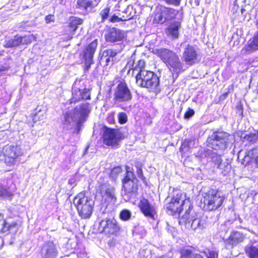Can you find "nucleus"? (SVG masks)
<instances>
[{"instance_id": "nucleus-1", "label": "nucleus", "mask_w": 258, "mask_h": 258, "mask_svg": "<svg viewBox=\"0 0 258 258\" xmlns=\"http://www.w3.org/2000/svg\"><path fill=\"white\" fill-rule=\"evenodd\" d=\"M89 107V103H83L77 106L74 110L66 112L62 121L63 130L68 131L76 126V130L79 132L90 111Z\"/></svg>"}, {"instance_id": "nucleus-2", "label": "nucleus", "mask_w": 258, "mask_h": 258, "mask_svg": "<svg viewBox=\"0 0 258 258\" xmlns=\"http://www.w3.org/2000/svg\"><path fill=\"white\" fill-rule=\"evenodd\" d=\"M154 52L173 73L178 74L184 71L183 63L174 51L165 48H161L155 49Z\"/></svg>"}, {"instance_id": "nucleus-3", "label": "nucleus", "mask_w": 258, "mask_h": 258, "mask_svg": "<svg viewBox=\"0 0 258 258\" xmlns=\"http://www.w3.org/2000/svg\"><path fill=\"white\" fill-rule=\"evenodd\" d=\"M74 204L76 206L79 215L84 219L89 218L92 214L94 205L93 200L90 197L80 192L75 198Z\"/></svg>"}, {"instance_id": "nucleus-4", "label": "nucleus", "mask_w": 258, "mask_h": 258, "mask_svg": "<svg viewBox=\"0 0 258 258\" xmlns=\"http://www.w3.org/2000/svg\"><path fill=\"white\" fill-rule=\"evenodd\" d=\"M124 194L128 199H135L138 194V180L128 167H126L125 176L122 179Z\"/></svg>"}, {"instance_id": "nucleus-5", "label": "nucleus", "mask_w": 258, "mask_h": 258, "mask_svg": "<svg viewBox=\"0 0 258 258\" xmlns=\"http://www.w3.org/2000/svg\"><path fill=\"white\" fill-rule=\"evenodd\" d=\"M231 136L226 132H216L207 139L208 146L216 150H223L227 148Z\"/></svg>"}, {"instance_id": "nucleus-6", "label": "nucleus", "mask_w": 258, "mask_h": 258, "mask_svg": "<svg viewBox=\"0 0 258 258\" xmlns=\"http://www.w3.org/2000/svg\"><path fill=\"white\" fill-rule=\"evenodd\" d=\"M224 201L221 194L215 189L209 190L205 194L203 199V208L205 210L212 211L219 208Z\"/></svg>"}, {"instance_id": "nucleus-7", "label": "nucleus", "mask_w": 258, "mask_h": 258, "mask_svg": "<svg viewBox=\"0 0 258 258\" xmlns=\"http://www.w3.org/2000/svg\"><path fill=\"white\" fill-rule=\"evenodd\" d=\"M132 99V94L125 82H120L116 87L113 93L115 104L130 102Z\"/></svg>"}, {"instance_id": "nucleus-8", "label": "nucleus", "mask_w": 258, "mask_h": 258, "mask_svg": "<svg viewBox=\"0 0 258 258\" xmlns=\"http://www.w3.org/2000/svg\"><path fill=\"white\" fill-rule=\"evenodd\" d=\"M124 138L123 134L117 129L107 128L103 134L104 144L112 147L118 145L119 142Z\"/></svg>"}, {"instance_id": "nucleus-9", "label": "nucleus", "mask_w": 258, "mask_h": 258, "mask_svg": "<svg viewBox=\"0 0 258 258\" xmlns=\"http://www.w3.org/2000/svg\"><path fill=\"white\" fill-rule=\"evenodd\" d=\"M187 201L181 192H178L172 198L170 202L167 204L166 208L172 213H178L180 215L184 211L182 205Z\"/></svg>"}, {"instance_id": "nucleus-10", "label": "nucleus", "mask_w": 258, "mask_h": 258, "mask_svg": "<svg viewBox=\"0 0 258 258\" xmlns=\"http://www.w3.org/2000/svg\"><path fill=\"white\" fill-rule=\"evenodd\" d=\"M100 194L102 199V202L106 204V207L109 205L115 204L116 197L114 187L110 185H103L100 188Z\"/></svg>"}, {"instance_id": "nucleus-11", "label": "nucleus", "mask_w": 258, "mask_h": 258, "mask_svg": "<svg viewBox=\"0 0 258 258\" xmlns=\"http://www.w3.org/2000/svg\"><path fill=\"white\" fill-rule=\"evenodd\" d=\"M99 229L106 234H116L120 227L114 219L102 220L99 223Z\"/></svg>"}, {"instance_id": "nucleus-12", "label": "nucleus", "mask_w": 258, "mask_h": 258, "mask_svg": "<svg viewBox=\"0 0 258 258\" xmlns=\"http://www.w3.org/2000/svg\"><path fill=\"white\" fill-rule=\"evenodd\" d=\"M178 11L174 9L164 7L160 13L155 15L154 21L157 23L162 24L174 19Z\"/></svg>"}, {"instance_id": "nucleus-13", "label": "nucleus", "mask_w": 258, "mask_h": 258, "mask_svg": "<svg viewBox=\"0 0 258 258\" xmlns=\"http://www.w3.org/2000/svg\"><path fill=\"white\" fill-rule=\"evenodd\" d=\"M182 207H184V209H185V210L184 212L183 211L181 215H179V223L185 226L186 224L191 222L195 217L197 216V215L192 210V207L189 201H185L182 205Z\"/></svg>"}, {"instance_id": "nucleus-14", "label": "nucleus", "mask_w": 258, "mask_h": 258, "mask_svg": "<svg viewBox=\"0 0 258 258\" xmlns=\"http://www.w3.org/2000/svg\"><path fill=\"white\" fill-rule=\"evenodd\" d=\"M90 99V90L86 88L81 89L74 85L72 87V96L69 104L76 103L82 100Z\"/></svg>"}, {"instance_id": "nucleus-15", "label": "nucleus", "mask_w": 258, "mask_h": 258, "mask_svg": "<svg viewBox=\"0 0 258 258\" xmlns=\"http://www.w3.org/2000/svg\"><path fill=\"white\" fill-rule=\"evenodd\" d=\"M97 40L95 39L90 43L84 51V57L85 59V70H89L93 63V57L97 47Z\"/></svg>"}, {"instance_id": "nucleus-16", "label": "nucleus", "mask_w": 258, "mask_h": 258, "mask_svg": "<svg viewBox=\"0 0 258 258\" xmlns=\"http://www.w3.org/2000/svg\"><path fill=\"white\" fill-rule=\"evenodd\" d=\"M198 54L195 48L188 44L184 49L182 55L183 61L189 66L195 64L197 60Z\"/></svg>"}, {"instance_id": "nucleus-17", "label": "nucleus", "mask_w": 258, "mask_h": 258, "mask_svg": "<svg viewBox=\"0 0 258 258\" xmlns=\"http://www.w3.org/2000/svg\"><path fill=\"white\" fill-rule=\"evenodd\" d=\"M58 250L56 245L51 241L45 242L41 248V255L42 258H56Z\"/></svg>"}, {"instance_id": "nucleus-18", "label": "nucleus", "mask_w": 258, "mask_h": 258, "mask_svg": "<svg viewBox=\"0 0 258 258\" xmlns=\"http://www.w3.org/2000/svg\"><path fill=\"white\" fill-rule=\"evenodd\" d=\"M258 50V32L255 33L247 42V44L241 50L243 55L249 54Z\"/></svg>"}, {"instance_id": "nucleus-19", "label": "nucleus", "mask_w": 258, "mask_h": 258, "mask_svg": "<svg viewBox=\"0 0 258 258\" xmlns=\"http://www.w3.org/2000/svg\"><path fill=\"white\" fill-rule=\"evenodd\" d=\"M139 207L141 212L146 217L153 219H155V216L156 214V209L148 200L145 199L141 200Z\"/></svg>"}, {"instance_id": "nucleus-20", "label": "nucleus", "mask_w": 258, "mask_h": 258, "mask_svg": "<svg viewBox=\"0 0 258 258\" xmlns=\"http://www.w3.org/2000/svg\"><path fill=\"white\" fill-rule=\"evenodd\" d=\"M125 37L124 32L115 28L109 29L105 35L107 42H115L121 41Z\"/></svg>"}, {"instance_id": "nucleus-21", "label": "nucleus", "mask_w": 258, "mask_h": 258, "mask_svg": "<svg viewBox=\"0 0 258 258\" xmlns=\"http://www.w3.org/2000/svg\"><path fill=\"white\" fill-rule=\"evenodd\" d=\"M116 54V51L112 49L104 50L100 57L99 63L104 67L112 66L114 63V57Z\"/></svg>"}, {"instance_id": "nucleus-22", "label": "nucleus", "mask_w": 258, "mask_h": 258, "mask_svg": "<svg viewBox=\"0 0 258 258\" xmlns=\"http://www.w3.org/2000/svg\"><path fill=\"white\" fill-rule=\"evenodd\" d=\"M207 226V218L206 217H202L198 218L195 217L193 220L186 224V228L193 230H202L205 228Z\"/></svg>"}, {"instance_id": "nucleus-23", "label": "nucleus", "mask_w": 258, "mask_h": 258, "mask_svg": "<svg viewBox=\"0 0 258 258\" xmlns=\"http://www.w3.org/2000/svg\"><path fill=\"white\" fill-rule=\"evenodd\" d=\"M22 154L19 147L14 146H7L4 150V155L9 159L8 162L13 164L15 160Z\"/></svg>"}, {"instance_id": "nucleus-24", "label": "nucleus", "mask_w": 258, "mask_h": 258, "mask_svg": "<svg viewBox=\"0 0 258 258\" xmlns=\"http://www.w3.org/2000/svg\"><path fill=\"white\" fill-rule=\"evenodd\" d=\"M245 238V235L237 231H233L231 232L228 239L226 240L227 243L236 246L242 242Z\"/></svg>"}, {"instance_id": "nucleus-25", "label": "nucleus", "mask_w": 258, "mask_h": 258, "mask_svg": "<svg viewBox=\"0 0 258 258\" xmlns=\"http://www.w3.org/2000/svg\"><path fill=\"white\" fill-rule=\"evenodd\" d=\"M154 74L153 72L141 70L136 76V83L142 87L145 85V83H147L148 81L151 78V76Z\"/></svg>"}, {"instance_id": "nucleus-26", "label": "nucleus", "mask_w": 258, "mask_h": 258, "mask_svg": "<svg viewBox=\"0 0 258 258\" xmlns=\"http://www.w3.org/2000/svg\"><path fill=\"white\" fill-rule=\"evenodd\" d=\"M180 258H203L195 249L191 246L185 247L180 250Z\"/></svg>"}, {"instance_id": "nucleus-27", "label": "nucleus", "mask_w": 258, "mask_h": 258, "mask_svg": "<svg viewBox=\"0 0 258 258\" xmlns=\"http://www.w3.org/2000/svg\"><path fill=\"white\" fill-rule=\"evenodd\" d=\"M212 161L217 165L218 168L224 169V171L227 172L230 169V166L227 162H222L221 156L215 153H212L211 155Z\"/></svg>"}, {"instance_id": "nucleus-28", "label": "nucleus", "mask_w": 258, "mask_h": 258, "mask_svg": "<svg viewBox=\"0 0 258 258\" xmlns=\"http://www.w3.org/2000/svg\"><path fill=\"white\" fill-rule=\"evenodd\" d=\"M244 251L248 258H258V244L249 243L244 247Z\"/></svg>"}, {"instance_id": "nucleus-29", "label": "nucleus", "mask_w": 258, "mask_h": 258, "mask_svg": "<svg viewBox=\"0 0 258 258\" xmlns=\"http://www.w3.org/2000/svg\"><path fill=\"white\" fill-rule=\"evenodd\" d=\"M159 79L154 73L151 76V79L147 83H145L143 87L146 88L150 92H156L159 90Z\"/></svg>"}, {"instance_id": "nucleus-30", "label": "nucleus", "mask_w": 258, "mask_h": 258, "mask_svg": "<svg viewBox=\"0 0 258 258\" xmlns=\"http://www.w3.org/2000/svg\"><path fill=\"white\" fill-rule=\"evenodd\" d=\"M180 23L179 22H174L171 23L166 29V33L173 39H176L179 35V28L180 27Z\"/></svg>"}, {"instance_id": "nucleus-31", "label": "nucleus", "mask_w": 258, "mask_h": 258, "mask_svg": "<svg viewBox=\"0 0 258 258\" xmlns=\"http://www.w3.org/2000/svg\"><path fill=\"white\" fill-rule=\"evenodd\" d=\"M23 38L20 36H16L13 39L6 40L4 44L5 47H16L22 43Z\"/></svg>"}, {"instance_id": "nucleus-32", "label": "nucleus", "mask_w": 258, "mask_h": 258, "mask_svg": "<svg viewBox=\"0 0 258 258\" xmlns=\"http://www.w3.org/2000/svg\"><path fill=\"white\" fill-rule=\"evenodd\" d=\"M258 141V130L253 133L246 134L243 138V142H247L249 144H254Z\"/></svg>"}, {"instance_id": "nucleus-33", "label": "nucleus", "mask_w": 258, "mask_h": 258, "mask_svg": "<svg viewBox=\"0 0 258 258\" xmlns=\"http://www.w3.org/2000/svg\"><path fill=\"white\" fill-rule=\"evenodd\" d=\"M70 20V23L69 26L71 28V31L73 32L77 30L78 25L82 24L83 23V20L82 19L74 17H71Z\"/></svg>"}, {"instance_id": "nucleus-34", "label": "nucleus", "mask_w": 258, "mask_h": 258, "mask_svg": "<svg viewBox=\"0 0 258 258\" xmlns=\"http://www.w3.org/2000/svg\"><path fill=\"white\" fill-rule=\"evenodd\" d=\"M11 226L4 219V215L0 214V232L5 233L8 232Z\"/></svg>"}, {"instance_id": "nucleus-35", "label": "nucleus", "mask_w": 258, "mask_h": 258, "mask_svg": "<svg viewBox=\"0 0 258 258\" xmlns=\"http://www.w3.org/2000/svg\"><path fill=\"white\" fill-rule=\"evenodd\" d=\"M194 141L192 139H186L182 143L179 150L180 152L188 151L189 148L194 146Z\"/></svg>"}, {"instance_id": "nucleus-36", "label": "nucleus", "mask_w": 258, "mask_h": 258, "mask_svg": "<svg viewBox=\"0 0 258 258\" xmlns=\"http://www.w3.org/2000/svg\"><path fill=\"white\" fill-rule=\"evenodd\" d=\"M93 2L92 0H78L77 4L79 7L84 10L92 6Z\"/></svg>"}, {"instance_id": "nucleus-37", "label": "nucleus", "mask_w": 258, "mask_h": 258, "mask_svg": "<svg viewBox=\"0 0 258 258\" xmlns=\"http://www.w3.org/2000/svg\"><path fill=\"white\" fill-rule=\"evenodd\" d=\"M119 217L122 221H128L131 219L132 213L127 209H123L120 212Z\"/></svg>"}, {"instance_id": "nucleus-38", "label": "nucleus", "mask_w": 258, "mask_h": 258, "mask_svg": "<svg viewBox=\"0 0 258 258\" xmlns=\"http://www.w3.org/2000/svg\"><path fill=\"white\" fill-rule=\"evenodd\" d=\"M126 66L130 69L133 70L134 71H139L137 62H135V59L133 56H132L130 60L128 61Z\"/></svg>"}, {"instance_id": "nucleus-39", "label": "nucleus", "mask_w": 258, "mask_h": 258, "mask_svg": "<svg viewBox=\"0 0 258 258\" xmlns=\"http://www.w3.org/2000/svg\"><path fill=\"white\" fill-rule=\"evenodd\" d=\"M136 167L137 169V174L138 177L141 179V180L143 181V182H146V178L143 175V171L142 169V165L140 163H138L136 165Z\"/></svg>"}, {"instance_id": "nucleus-40", "label": "nucleus", "mask_w": 258, "mask_h": 258, "mask_svg": "<svg viewBox=\"0 0 258 258\" xmlns=\"http://www.w3.org/2000/svg\"><path fill=\"white\" fill-rule=\"evenodd\" d=\"M12 196V193L8 190L7 188L4 187L0 184V197L3 198L10 197Z\"/></svg>"}, {"instance_id": "nucleus-41", "label": "nucleus", "mask_w": 258, "mask_h": 258, "mask_svg": "<svg viewBox=\"0 0 258 258\" xmlns=\"http://www.w3.org/2000/svg\"><path fill=\"white\" fill-rule=\"evenodd\" d=\"M122 171V169L120 166L114 167L111 171L110 176L113 178H116L117 176Z\"/></svg>"}, {"instance_id": "nucleus-42", "label": "nucleus", "mask_w": 258, "mask_h": 258, "mask_svg": "<svg viewBox=\"0 0 258 258\" xmlns=\"http://www.w3.org/2000/svg\"><path fill=\"white\" fill-rule=\"evenodd\" d=\"M118 122L120 124H124L126 122L127 120V116L125 113L120 112L118 114Z\"/></svg>"}, {"instance_id": "nucleus-43", "label": "nucleus", "mask_w": 258, "mask_h": 258, "mask_svg": "<svg viewBox=\"0 0 258 258\" xmlns=\"http://www.w3.org/2000/svg\"><path fill=\"white\" fill-rule=\"evenodd\" d=\"M110 9L108 7L103 9L100 12V15L101 17L102 22H104L108 17Z\"/></svg>"}, {"instance_id": "nucleus-44", "label": "nucleus", "mask_w": 258, "mask_h": 258, "mask_svg": "<svg viewBox=\"0 0 258 258\" xmlns=\"http://www.w3.org/2000/svg\"><path fill=\"white\" fill-rule=\"evenodd\" d=\"M139 254L141 257L150 258V251L148 249H141L139 251Z\"/></svg>"}, {"instance_id": "nucleus-45", "label": "nucleus", "mask_w": 258, "mask_h": 258, "mask_svg": "<svg viewBox=\"0 0 258 258\" xmlns=\"http://www.w3.org/2000/svg\"><path fill=\"white\" fill-rule=\"evenodd\" d=\"M195 114V111L190 108H188L187 110L185 112L184 117L185 119H189Z\"/></svg>"}, {"instance_id": "nucleus-46", "label": "nucleus", "mask_w": 258, "mask_h": 258, "mask_svg": "<svg viewBox=\"0 0 258 258\" xmlns=\"http://www.w3.org/2000/svg\"><path fill=\"white\" fill-rule=\"evenodd\" d=\"M242 220L239 217L237 218H235L233 221V223H235L236 227L237 228H243L245 229L243 226L241 225L240 224L242 223Z\"/></svg>"}, {"instance_id": "nucleus-47", "label": "nucleus", "mask_w": 258, "mask_h": 258, "mask_svg": "<svg viewBox=\"0 0 258 258\" xmlns=\"http://www.w3.org/2000/svg\"><path fill=\"white\" fill-rule=\"evenodd\" d=\"M207 256L208 258H218V253L215 251H209Z\"/></svg>"}, {"instance_id": "nucleus-48", "label": "nucleus", "mask_w": 258, "mask_h": 258, "mask_svg": "<svg viewBox=\"0 0 258 258\" xmlns=\"http://www.w3.org/2000/svg\"><path fill=\"white\" fill-rule=\"evenodd\" d=\"M122 20L121 18H119L118 17L115 16V15H114L113 16H112L110 19V21L111 22H113V23H114V22H120V21H121Z\"/></svg>"}, {"instance_id": "nucleus-49", "label": "nucleus", "mask_w": 258, "mask_h": 258, "mask_svg": "<svg viewBox=\"0 0 258 258\" xmlns=\"http://www.w3.org/2000/svg\"><path fill=\"white\" fill-rule=\"evenodd\" d=\"M54 21V16L49 15L45 17V21L46 23H49Z\"/></svg>"}, {"instance_id": "nucleus-50", "label": "nucleus", "mask_w": 258, "mask_h": 258, "mask_svg": "<svg viewBox=\"0 0 258 258\" xmlns=\"http://www.w3.org/2000/svg\"><path fill=\"white\" fill-rule=\"evenodd\" d=\"M137 64L139 67V72L141 70H144L143 69H142V68L144 67V61H143L142 60H139L138 61Z\"/></svg>"}, {"instance_id": "nucleus-51", "label": "nucleus", "mask_w": 258, "mask_h": 258, "mask_svg": "<svg viewBox=\"0 0 258 258\" xmlns=\"http://www.w3.org/2000/svg\"><path fill=\"white\" fill-rule=\"evenodd\" d=\"M40 110H39L38 113H36L35 114V118H34V119H36L37 118H38L39 120H41L43 119L44 115L43 114H40Z\"/></svg>"}, {"instance_id": "nucleus-52", "label": "nucleus", "mask_w": 258, "mask_h": 258, "mask_svg": "<svg viewBox=\"0 0 258 258\" xmlns=\"http://www.w3.org/2000/svg\"><path fill=\"white\" fill-rule=\"evenodd\" d=\"M254 162L256 167L258 168V153L254 157Z\"/></svg>"}, {"instance_id": "nucleus-53", "label": "nucleus", "mask_w": 258, "mask_h": 258, "mask_svg": "<svg viewBox=\"0 0 258 258\" xmlns=\"http://www.w3.org/2000/svg\"><path fill=\"white\" fill-rule=\"evenodd\" d=\"M140 228V227H135L134 230L133 231L134 234H139V229Z\"/></svg>"}, {"instance_id": "nucleus-54", "label": "nucleus", "mask_w": 258, "mask_h": 258, "mask_svg": "<svg viewBox=\"0 0 258 258\" xmlns=\"http://www.w3.org/2000/svg\"><path fill=\"white\" fill-rule=\"evenodd\" d=\"M244 159V161H246L248 162L250 160V157H249L248 155H245Z\"/></svg>"}, {"instance_id": "nucleus-55", "label": "nucleus", "mask_w": 258, "mask_h": 258, "mask_svg": "<svg viewBox=\"0 0 258 258\" xmlns=\"http://www.w3.org/2000/svg\"><path fill=\"white\" fill-rule=\"evenodd\" d=\"M141 234L142 236H143L145 233V230L142 228H141Z\"/></svg>"}, {"instance_id": "nucleus-56", "label": "nucleus", "mask_w": 258, "mask_h": 258, "mask_svg": "<svg viewBox=\"0 0 258 258\" xmlns=\"http://www.w3.org/2000/svg\"><path fill=\"white\" fill-rule=\"evenodd\" d=\"M159 258H165V255H163L162 256H161Z\"/></svg>"}]
</instances>
